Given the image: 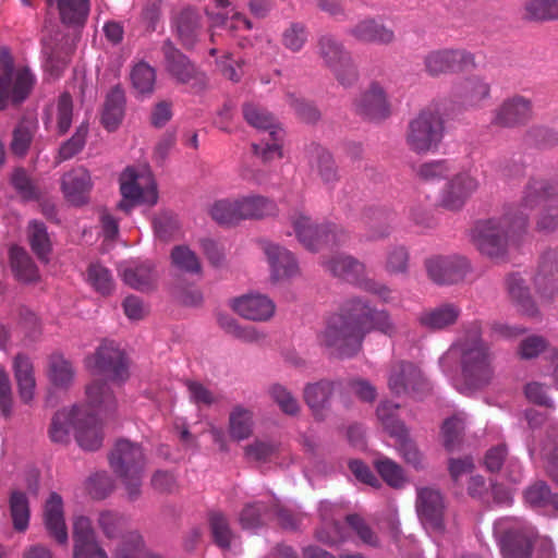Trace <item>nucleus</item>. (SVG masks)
I'll use <instances>...</instances> for the list:
<instances>
[{
	"mask_svg": "<svg viewBox=\"0 0 558 558\" xmlns=\"http://www.w3.org/2000/svg\"><path fill=\"white\" fill-rule=\"evenodd\" d=\"M556 195L557 182L544 179L530 180L518 204L508 206L500 217L481 220L474 226L471 231L473 244L490 258L504 257L509 246L526 230L532 210Z\"/></svg>",
	"mask_w": 558,
	"mask_h": 558,
	"instance_id": "nucleus-1",
	"label": "nucleus"
},
{
	"mask_svg": "<svg viewBox=\"0 0 558 558\" xmlns=\"http://www.w3.org/2000/svg\"><path fill=\"white\" fill-rule=\"evenodd\" d=\"M86 405L58 411L49 435L54 442H68L73 433L84 450H97L102 444V430L95 415L113 414L118 408L114 393L107 383L95 379L86 386Z\"/></svg>",
	"mask_w": 558,
	"mask_h": 558,
	"instance_id": "nucleus-2",
	"label": "nucleus"
},
{
	"mask_svg": "<svg viewBox=\"0 0 558 558\" xmlns=\"http://www.w3.org/2000/svg\"><path fill=\"white\" fill-rule=\"evenodd\" d=\"M493 355L482 339L481 324L471 323L439 359L442 373L462 395L471 396L493 379Z\"/></svg>",
	"mask_w": 558,
	"mask_h": 558,
	"instance_id": "nucleus-3",
	"label": "nucleus"
},
{
	"mask_svg": "<svg viewBox=\"0 0 558 558\" xmlns=\"http://www.w3.org/2000/svg\"><path fill=\"white\" fill-rule=\"evenodd\" d=\"M371 330L392 336L397 327L387 312L375 311L365 301L352 299L345 303L341 314L328 319L318 340L330 354L351 357L361 350L363 338Z\"/></svg>",
	"mask_w": 558,
	"mask_h": 558,
	"instance_id": "nucleus-4",
	"label": "nucleus"
},
{
	"mask_svg": "<svg viewBox=\"0 0 558 558\" xmlns=\"http://www.w3.org/2000/svg\"><path fill=\"white\" fill-rule=\"evenodd\" d=\"M37 82L31 68L15 63L7 47H0V110L22 104Z\"/></svg>",
	"mask_w": 558,
	"mask_h": 558,
	"instance_id": "nucleus-5",
	"label": "nucleus"
},
{
	"mask_svg": "<svg viewBox=\"0 0 558 558\" xmlns=\"http://www.w3.org/2000/svg\"><path fill=\"white\" fill-rule=\"evenodd\" d=\"M445 122L438 105L423 108L410 122L405 144L417 155L436 151L444 138Z\"/></svg>",
	"mask_w": 558,
	"mask_h": 558,
	"instance_id": "nucleus-6",
	"label": "nucleus"
},
{
	"mask_svg": "<svg viewBox=\"0 0 558 558\" xmlns=\"http://www.w3.org/2000/svg\"><path fill=\"white\" fill-rule=\"evenodd\" d=\"M109 461L112 470L122 481L128 499L136 500L141 495V484L146 464L142 447L121 439L116 444Z\"/></svg>",
	"mask_w": 558,
	"mask_h": 558,
	"instance_id": "nucleus-7",
	"label": "nucleus"
},
{
	"mask_svg": "<svg viewBox=\"0 0 558 558\" xmlns=\"http://www.w3.org/2000/svg\"><path fill=\"white\" fill-rule=\"evenodd\" d=\"M122 199L119 209L129 214L135 206L153 207L158 202L154 175L147 167H128L119 178Z\"/></svg>",
	"mask_w": 558,
	"mask_h": 558,
	"instance_id": "nucleus-8",
	"label": "nucleus"
},
{
	"mask_svg": "<svg viewBox=\"0 0 558 558\" xmlns=\"http://www.w3.org/2000/svg\"><path fill=\"white\" fill-rule=\"evenodd\" d=\"M399 405L383 401L376 410V415L385 430L396 439V448L403 460L415 470L424 468V457L415 442L410 438L405 425L397 417Z\"/></svg>",
	"mask_w": 558,
	"mask_h": 558,
	"instance_id": "nucleus-9",
	"label": "nucleus"
},
{
	"mask_svg": "<svg viewBox=\"0 0 558 558\" xmlns=\"http://www.w3.org/2000/svg\"><path fill=\"white\" fill-rule=\"evenodd\" d=\"M243 114L250 125L267 133V138H263L259 144H253L254 153L264 160L281 158L283 131L276 123L274 117L264 108L253 104L244 106Z\"/></svg>",
	"mask_w": 558,
	"mask_h": 558,
	"instance_id": "nucleus-10",
	"label": "nucleus"
},
{
	"mask_svg": "<svg viewBox=\"0 0 558 558\" xmlns=\"http://www.w3.org/2000/svg\"><path fill=\"white\" fill-rule=\"evenodd\" d=\"M288 220L299 242L311 252L337 244L343 235L335 226L316 223L301 209L293 210Z\"/></svg>",
	"mask_w": 558,
	"mask_h": 558,
	"instance_id": "nucleus-11",
	"label": "nucleus"
},
{
	"mask_svg": "<svg viewBox=\"0 0 558 558\" xmlns=\"http://www.w3.org/2000/svg\"><path fill=\"white\" fill-rule=\"evenodd\" d=\"M494 533L505 558H529L533 529L518 519H500L495 523Z\"/></svg>",
	"mask_w": 558,
	"mask_h": 558,
	"instance_id": "nucleus-12",
	"label": "nucleus"
},
{
	"mask_svg": "<svg viewBox=\"0 0 558 558\" xmlns=\"http://www.w3.org/2000/svg\"><path fill=\"white\" fill-rule=\"evenodd\" d=\"M85 363L93 375L104 376L114 384L121 385L129 378L126 359L123 352L112 344L100 345Z\"/></svg>",
	"mask_w": 558,
	"mask_h": 558,
	"instance_id": "nucleus-13",
	"label": "nucleus"
},
{
	"mask_svg": "<svg viewBox=\"0 0 558 558\" xmlns=\"http://www.w3.org/2000/svg\"><path fill=\"white\" fill-rule=\"evenodd\" d=\"M416 512L429 534H440L445 531L446 505L439 490L433 487L416 489Z\"/></svg>",
	"mask_w": 558,
	"mask_h": 558,
	"instance_id": "nucleus-14",
	"label": "nucleus"
},
{
	"mask_svg": "<svg viewBox=\"0 0 558 558\" xmlns=\"http://www.w3.org/2000/svg\"><path fill=\"white\" fill-rule=\"evenodd\" d=\"M424 70L430 76L464 71L474 65V57L463 49H437L427 52L423 60Z\"/></svg>",
	"mask_w": 558,
	"mask_h": 558,
	"instance_id": "nucleus-15",
	"label": "nucleus"
},
{
	"mask_svg": "<svg viewBox=\"0 0 558 558\" xmlns=\"http://www.w3.org/2000/svg\"><path fill=\"white\" fill-rule=\"evenodd\" d=\"M480 186L476 177L469 170L451 177L440 192L439 204L449 210L461 209Z\"/></svg>",
	"mask_w": 558,
	"mask_h": 558,
	"instance_id": "nucleus-16",
	"label": "nucleus"
},
{
	"mask_svg": "<svg viewBox=\"0 0 558 558\" xmlns=\"http://www.w3.org/2000/svg\"><path fill=\"white\" fill-rule=\"evenodd\" d=\"M426 269L434 282L452 284L465 277L470 270V264L460 255L433 256L426 260Z\"/></svg>",
	"mask_w": 558,
	"mask_h": 558,
	"instance_id": "nucleus-17",
	"label": "nucleus"
},
{
	"mask_svg": "<svg viewBox=\"0 0 558 558\" xmlns=\"http://www.w3.org/2000/svg\"><path fill=\"white\" fill-rule=\"evenodd\" d=\"M427 386L421 371L412 363L398 362L388 373V388L396 396L418 395Z\"/></svg>",
	"mask_w": 558,
	"mask_h": 558,
	"instance_id": "nucleus-18",
	"label": "nucleus"
},
{
	"mask_svg": "<svg viewBox=\"0 0 558 558\" xmlns=\"http://www.w3.org/2000/svg\"><path fill=\"white\" fill-rule=\"evenodd\" d=\"M532 117L531 100L515 95L505 99L493 112L492 123L502 128H514L526 123Z\"/></svg>",
	"mask_w": 558,
	"mask_h": 558,
	"instance_id": "nucleus-19",
	"label": "nucleus"
},
{
	"mask_svg": "<svg viewBox=\"0 0 558 558\" xmlns=\"http://www.w3.org/2000/svg\"><path fill=\"white\" fill-rule=\"evenodd\" d=\"M73 558H108L96 541L89 518L76 515L73 519Z\"/></svg>",
	"mask_w": 558,
	"mask_h": 558,
	"instance_id": "nucleus-20",
	"label": "nucleus"
},
{
	"mask_svg": "<svg viewBox=\"0 0 558 558\" xmlns=\"http://www.w3.org/2000/svg\"><path fill=\"white\" fill-rule=\"evenodd\" d=\"M263 252L267 258L272 280L279 281L299 276L298 260L289 250L272 242H265Z\"/></svg>",
	"mask_w": 558,
	"mask_h": 558,
	"instance_id": "nucleus-21",
	"label": "nucleus"
},
{
	"mask_svg": "<svg viewBox=\"0 0 558 558\" xmlns=\"http://www.w3.org/2000/svg\"><path fill=\"white\" fill-rule=\"evenodd\" d=\"M232 310L245 319L265 322L270 319L276 305L267 295L259 293L244 294L231 300Z\"/></svg>",
	"mask_w": 558,
	"mask_h": 558,
	"instance_id": "nucleus-22",
	"label": "nucleus"
},
{
	"mask_svg": "<svg viewBox=\"0 0 558 558\" xmlns=\"http://www.w3.org/2000/svg\"><path fill=\"white\" fill-rule=\"evenodd\" d=\"M43 520L48 535L60 545L69 541L64 518L63 500L57 493H51L44 505Z\"/></svg>",
	"mask_w": 558,
	"mask_h": 558,
	"instance_id": "nucleus-23",
	"label": "nucleus"
},
{
	"mask_svg": "<svg viewBox=\"0 0 558 558\" xmlns=\"http://www.w3.org/2000/svg\"><path fill=\"white\" fill-rule=\"evenodd\" d=\"M93 189L90 173L84 167H77L64 173L61 190L66 201L73 205H84L89 199Z\"/></svg>",
	"mask_w": 558,
	"mask_h": 558,
	"instance_id": "nucleus-24",
	"label": "nucleus"
},
{
	"mask_svg": "<svg viewBox=\"0 0 558 558\" xmlns=\"http://www.w3.org/2000/svg\"><path fill=\"white\" fill-rule=\"evenodd\" d=\"M347 34L363 44L390 45L396 39L393 29L374 17L360 20Z\"/></svg>",
	"mask_w": 558,
	"mask_h": 558,
	"instance_id": "nucleus-25",
	"label": "nucleus"
},
{
	"mask_svg": "<svg viewBox=\"0 0 558 558\" xmlns=\"http://www.w3.org/2000/svg\"><path fill=\"white\" fill-rule=\"evenodd\" d=\"M354 110L368 119H383L389 114V102L384 88L378 83L360 94L353 102Z\"/></svg>",
	"mask_w": 558,
	"mask_h": 558,
	"instance_id": "nucleus-26",
	"label": "nucleus"
},
{
	"mask_svg": "<svg viewBox=\"0 0 558 558\" xmlns=\"http://www.w3.org/2000/svg\"><path fill=\"white\" fill-rule=\"evenodd\" d=\"M118 270L128 286L140 291L153 288L157 279L154 265L148 260H124L119 264Z\"/></svg>",
	"mask_w": 558,
	"mask_h": 558,
	"instance_id": "nucleus-27",
	"label": "nucleus"
},
{
	"mask_svg": "<svg viewBox=\"0 0 558 558\" xmlns=\"http://www.w3.org/2000/svg\"><path fill=\"white\" fill-rule=\"evenodd\" d=\"M461 315V307L454 303H442L422 312L420 324L430 330H441L454 325Z\"/></svg>",
	"mask_w": 558,
	"mask_h": 558,
	"instance_id": "nucleus-28",
	"label": "nucleus"
},
{
	"mask_svg": "<svg viewBox=\"0 0 558 558\" xmlns=\"http://www.w3.org/2000/svg\"><path fill=\"white\" fill-rule=\"evenodd\" d=\"M239 214L242 220L263 219L277 214L276 203L259 194H247L236 197Z\"/></svg>",
	"mask_w": 558,
	"mask_h": 558,
	"instance_id": "nucleus-29",
	"label": "nucleus"
},
{
	"mask_svg": "<svg viewBox=\"0 0 558 558\" xmlns=\"http://www.w3.org/2000/svg\"><path fill=\"white\" fill-rule=\"evenodd\" d=\"M255 417L252 409L242 404L234 405L228 417V434L232 440L248 439L254 432Z\"/></svg>",
	"mask_w": 558,
	"mask_h": 558,
	"instance_id": "nucleus-30",
	"label": "nucleus"
},
{
	"mask_svg": "<svg viewBox=\"0 0 558 558\" xmlns=\"http://www.w3.org/2000/svg\"><path fill=\"white\" fill-rule=\"evenodd\" d=\"M72 50V46L68 43L62 46H52L50 43H45L43 69L49 80L60 77L68 66Z\"/></svg>",
	"mask_w": 558,
	"mask_h": 558,
	"instance_id": "nucleus-31",
	"label": "nucleus"
},
{
	"mask_svg": "<svg viewBox=\"0 0 558 558\" xmlns=\"http://www.w3.org/2000/svg\"><path fill=\"white\" fill-rule=\"evenodd\" d=\"M553 269L558 271V252L549 251L543 256L541 270L535 278V286L541 298L551 299L556 290V277Z\"/></svg>",
	"mask_w": 558,
	"mask_h": 558,
	"instance_id": "nucleus-32",
	"label": "nucleus"
},
{
	"mask_svg": "<svg viewBox=\"0 0 558 558\" xmlns=\"http://www.w3.org/2000/svg\"><path fill=\"white\" fill-rule=\"evenodd\" d=\"M457 97L466 108H478L489 97V85L480 77H470L457 89Z\"/></svg>",
	"mask_w": 558,
	"mask_h": 558,
	"instance_id": "nucleus-33",
	"label": "nucleus"
},
{
	"mask_svg": "<svg viewBox=\"0 0 558 558\" xmlns=\"http://www.w3.org/2000/svg\"><path fill=\"white\" fill-rule=\"evenodd\" d=\"M49 7H56L64 24L81 26L89 12L88 0H46Z\"/></svg>",
	"mask_w": 558,
	"mask_h": 558,
	"instance_id": "nucleus-34",
	"label": "nucleus"
},
{
	"mask_svg": "<svg viewBox=\"0 0 558 558\" xmlns=\"http://www.w3.org/2000/svg\"><path fill=\"white\" fill-rule=\"evenodd\" d=\"M332 504L328 501H322L319 504V513L323 520V526L317 531L316 537L319 542L327 545H337L347 539L343 534L342 526L332 520Z\"/></svg>",
	"mask_w": 558,
	"mask_h": 558,
	"instance_id": "nucleus-35",
	"label": "nucleus"
},
{
	"mask_svg": "<svg viewBox=\"0 0 558 558\" xmlns=\"http://www.w3.org/2000/svg\"><path fill=\"white\" fill-rule=\"evenodd\" d=\"M311 172L325 184H331L338 180V169L331 154L323 147H314L311 153Z\"/></svg>",
	"mask_w": 558,
	"mask_h": 558,
	"instance_id": "nucleus-36",
	"label": "nucleus"
},
{
	"mask_svg": "<svg viewBox=\"0 0 558 558\" xmlns=\"http://www.w3.org/2000/svg\"><path fill=\"white\" fill-rule=\"evenodd\" d=\"M162 51L169 73L179 82H189L195 73V69L189 60L170 41L163 44Z\"/></svg>",
	"mask_w": 558,
	"mask_h": 558,
	"instance_id": "nucleus-37",
	"label": "nucleus"
},
{
	"mask_svg": "<svg viewBox=\"0 0 558 558\" xmlns=\"http://www.w3.org/2000/svg\"><path fill=\"white\" fill-rule=\"evenodd\" d=\"M14 372L21 399L24 402H29L34 398L36 387L33 364L29 359L17 355L14 360Z\"/></svg>",
	"mask_w": 558,
	"mask_h": 558,
	"instance_id": "nucleus-38",
	"label": "nucleus"
},
{
	"mask_svg": "<svg viewBox=\"0 0 558 558\" xmlns=\"http://www.w3.org/2000/svg\"><path fill=\"white\" fill-rule=\"evenodd\" d=\"M124 94L121 89H112L105 101L101 122L106 130L114 131L120 125L124 116Z\"/></svg>",
	"mask_w": 558,
	"mask_h": 558,
	"instance_id": "nucleus-39",
	"label": "nucleus"
},
{
	"mask_svg": "<svg viewBox=\"0 0 558 558\" xmlns=\"http://www.w3.org/2000/svg\"><path fill=\"white\" fill-rule=\"evenodd\" d=\"M47 374L51 384L60 388L69 387L75 376L71 362L58 353L49 357Z\"/></svg>",
	"mask_w": 558,
	"mask_h": 558,
	"instance_id": "nucleus-40",
	"label": "nucleus"
},
{
	"mask_svg": "<svg viewBox=\"0 0 558 558\" xmlns=\"http://www.w3.org/2000/svg\"><path fill=\"white\" fill-rule=\"evenodd\" d=\"M236 197L215 201L208 209L213 220L221 226H235L241 221Z\"/></svg>",
	"mask_w": 558,
	"mask_h": 558,
	"instance_id": "nucleus-41",
	"label": "nucleus"
},
{
	"mask_svg": "<svg viewBox=\"0 0 558 558\" xmlns=\"http://www.w3.org/2000/svg\"><path fill=\"white\" fill-rule=\"evenodd\" d=\"M325 267L335 276L347 280H356L364 271V266L352 256L338 254L324 263Z\"/></svg>",
	"mask_w": 558,
	"mask_h": 558,
	"instance_id": "nucleus-42",
	"label": "nucleus"
},
{
	"mask_svg": "<svg viewBox=\"0 0 558 558\" xmlns=\"http://www.w3.org/2000/svg\"><path fill=\"white\" fill-rule=\"evenodd\" d=\"M10 260L12 270L19 280L31 282L38 278V270L24 248L12 246Z\"/></svg>",
	"mask_w": 558,
	"mask_h": 558,
	"instance_id": "nucleus-43",
	"label": "nucleus"
},
{
	"mask_svg": "<svg viewBox=\"0 0 558 558\" xmlns=\"http://www.w3.org/2000/svg\"><path fill=\"white\" fill-rule=\"evenodd\" d=\"M318 54L327 68L331 69L351 54L343 44L330 35H324L318 40Z\"/></svg>",
	"mask_w": 558,
	"mask_h": 558,
	"instance_id": "nucleus-44",
	"label": "nucleus"
},
{
	"mask_svg": "<svg viewBox=\"0 0 558 558\" xmlns=\"http://www.w3.org/2000/svg\"><path fill=\"white\" fill-rule=\"evenodd\" d=\"M217 322L227 333L241 341L257 342L264 338V335L255 327L242 326L230 315L220 313L217 316Z\"/></svg>",
	"mask_w": 558,
	"mask_h": 558,
	"instance_id": "nucleus-45",
	"label": "nucleus"
},
{
	"mask_svg": "<svg viewBox=\"0 0 558 558\" xmlns=\"http://www.w3.org/2000/svg\"><path fill=\"white\" fill-rule=\"evenodd\" d=\"M28 241L33 252L40 260L48 262L51 252V241L43 222L33 220L28 225Z\"/></svg>",
	"mask_w": 558,
	"mask_h": 558,
	"instance_id": "nucleus-46",
	"label": "nucleus"
},
{
	"mask_svg": "<svg viewBox=\"0 0 558 558\" xmlns=\"http://www.w3.org/2000/svg\"><path fill=\"white\" fill-rule=\"evenodd\" d=\"M508 291L511 298L518 303L523 314L536 316L538 311L532 301L524 280L517 275H512L507 280Z\"/></svg>",
	"mask_w": 558,
	"mask_h": 558,
	"instance_id": "nucleus-47",
	"label": "nucleus"
},
{
	"mask_svg": "<svg viewBox=\"0 0 558 558\" xmlns=\"http://www.w3.org/2000/svg\"><path fill=\"white\" fill-rule=\"evenodd\" d=\"M523 16L531 21H549L558 19V0H526Z\"/></svg>",
	"mask_w": 558,
	"mask_h": 558,
	"instance_id": "nucleus-48",
	"label": "nucleus"
},
{
	"mask_svg": "<svg viewBox=\"0 0 558 558\" xmlns=\"http://www.w3.org/2000/svg\"><path fill=\"white\" fill-rule=\"evenodd\" d=\"M332 392V384L329 381H319L306 386L304 399L315 415H319L329 403Z\"/></svg>",
	"mask_w": 558,
	"mask_h": 558,
	"instance_id": "nucleus-49",
	"label": "nucleus"
},
{
	"mask_svg": "<svg viewBox=\"0 0 558 558\" xmlns=\"http://www.w3.org/2000/svg\"><path fill=\"white\" fill-rule=\"evenodd\" d=\"M73 102L69 94H62L57 104L49 109L48 119L56 122L60 133H65L71 126Z\"/></svg>",
	"mask_w": 558,
	"mask_h": 558,
	"instance_id": "nucleus-50",
	"label": "nucleus"
},
{
	"mask_svg": "<svg viewBox=\"0 0 558 558\" xmlns=\"http://www.w3.org/2000/svg\"><path fill=\"white\" fill-rule=\"evenodd\" d=\"M131 82L138 95H150L156 82L155 69L146 62L135 64L131 72Z\"/></svg>",
	"mask_w": 558,
	"mask_h": 558,
	"instance_id": "nucleus-51",
	"label": "nucleus"
},
{
	"mask_svg": "<svg viewBox=\"0 0 558 558\" xmlns=\"http://www.w3.org/2000/svg\"><path fill=\"white\" fill-rule=\"evenodd\" d=\"M451 170V165L447 160H430L420 165L415 169V175L421 181L432 183L447 179Z\"/></svg>",
	"mask_w": 558,
	"mask_h": 558,
	"instance_id": "nucleus-52",
	"label": "nucleus"
},
{
	"mask_svg": "<svg viewBox=\"0 0 558 558\" xmlns=\"http://www.w3.org/2000/svg\"><path fill=\"white\" fill-rule=\"evenodd\" d=\"M10 511L14 529L25 531L29 523V506L25 494L13 492L10 498Z\"/></svg>",
	"mask_w": 558,
	"mask_h": 558,
	"instance_id": "nucleus-53",
	"label": "nucleus"
},
{
	"mask_svg": "<svg viewBox=\"0 0 558 558\" xmlns=\"http://www.w3.org/2000/svg\"><path fill=\"white\" fill-rule=\"evenodd\" d=\"M86 281L100 294H109L113 289V279L109 269L100 264H90Z\"/></svg>",
	"mask_w": 558,
	"mask_h": 558,
	"instance_id": "nucleus-54",
	"label": "nucleus"
},
{
	"mask_svg": "<svg viewBox=\"0 0 558 558\" xmlns=\"http://www.w3.org/2000/svg\"><path fill=\"white\" fill-rule=\"evenodd\" d=\"M375 466L383 480L391 487L400 488L405 483L403 469L389 458H379Z\"/></svg>",
	"mask_w": 558,
	"mask_h": 558,
	"instance_id": "nucleus-55",
	"label": "nucleus"
},
{
	"mask_svg": "<svg viewBox=\"0 0 558 558\" xmlns=\"http://www.w3.org/2000/svg\"><path fill=\"white\" fill-rule=\"evenodd\" d=\"M466 418L464 412H459L444 422L441 435L447 449L451 450L458 442L461 433L465 428Z\"/></svg>",
	"mask_w": 558,
	"mask_h": 558,
	"instance_id": "nucleus-56",
	"label": "nucleus"
},
{
	"mask_svg": "<svg viewBox=\"0 0 558 558\" xmlns=\"http://www.w3.org/2000/svg\"><path fill=\"white\" fill-rule=\"evenodd\" d=\"M524 496L526 502L534 508L551 505L558 510V495H551L549 487L543 482H538L530 486Z\"/></svg>",
	"mask_w": 558,
	"mask_h": 558,
	"instance_id": "nucleus-57",
	"label": "nucleus"
},
{
	"mask_svg": "<svg viewBox=\"0 0 558 558\" xmlns=\"http://www.w3.org/2000/svg\"><path fill=\"white\" fill-rule=\"evenodd\" d=\"M171 260L173 266L182 271L198 274L201 270L198 257L187 246L174 247L171 253Z\"/></svg>",
	"mask_w": 558,
	"mask_h": 558,
	"instance_id": "nucleus-58",
	"label": "nucleus"
},
{
	"mask_svg": "<svg viewBox=\"0 0 558 558\" xmlns=\"http://www.w3.org/2000/svg\"><path fill=\"white\" fill-rule=\"evenodd\" d=\"M282 45L290 51H300L307 41V29L302 23H291L282 33Z\"/></svg>",
	"mask_w": 558,
	"mask_h": 558,
	"instance_id": "nucleus-59",
	"label": "nucleus"
},
{
	"mask_svg": "<svg viewBox=\"0 0 558 558\" xmlns=\"http://www.w3.org/2000/svg\"><path fill=\"white\" fill-rule=\"evenodd\" d=\"M209 525L215 543L221 548L229 547L233 535L226 517L219 512L211 513Z\"/></svg>",
	"mask_w": 558,
	"mask_h": 558,
	"instance_id": "nucleus-60",
	"label": "nucleus"
},
{
	"mask_svg": "<svg viewBox=\"0 0 558 558\" xmlns=\"http://www.w3.org/2000/svg\"><path fill=\"white\" fill-rule=\"evenodd\" d=\"M87 134H88V124L83 122L82 124H80L77 126L74 135L60 147V150H59L60 159L61 160L70 159L74 155H76L78 151H81L85 145Z\"/></svg>",
	"mask_w": 558,
	"mask_h": 558,
	"instance_id": "nucleus-61",
	"label": "nucleus"
},
{
	"mask_svg": "<svg viewBox=\"0 0 558 558\" xmlns=\"http://www.w3.org/2000/svg\"><path fill=\"white\" fill-rule=\"evenodd\" d=\"M269 393L282 412L290 415L298 413L299 402L286 387L276 384L270 387Z\"/></svg>",
	"mask_w": 558,
	"mask_h": 558,
	"instance_id": "nucleus-62",
	"label": "nucleus"
},
{
	"mask_svg": "<svg viewBox=\"0 0 558 558\" xmlns=\"http://www.w3.org/2000/svg\"><path fill=\"white\" fill-rule=\"evenodd\" d=\"M34 125L31 122H21L13 133L11 148L15 155L23 156L32 142Z\"/></svg>",
	"mask_w": 558,
	"mask_h": 558,
	"instance_id": "nucleus-63",
	"label": "nucleus"
},
{
	"mask_svg": "<svg viewBox=\"0 0 558 558\" xmlns=\"http://www.w3.org/2000/svg\"><path fill=\"white\" fill-rule=\"evenodd\" d=\"M330 71L343 87H350L359 80V73L351 56L344 58L342 62L331 68Z\"/></svg>",
	"mask_w": 558,
	"mask_h": 558,
	"instance_id": "nucleus-64",
	"label": "nucleus"
}]
</instances>
